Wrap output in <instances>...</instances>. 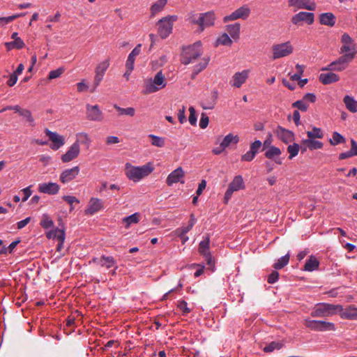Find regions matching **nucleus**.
Masks as SVG:
<instances>
[{
    "instance_id": "47",
    "label": "nucleus",
    "mask_w": 357,
    "mask_h": 357,
    "mask_svg": "<svg viewBox=\"0 0 357 357\" xmlns=\"http://www.w3.org/2000/svg\"><path fill=\"white\" fill-rule=\"evenodd\" d=\"M299 149L300 146L296 143H294L291 145H289L287 147V151L289 153V158L291 160L293 158L296 156L298 153Z\"/></svg>"
},
{
    "instance_id": "7",
    "label": "nucleus",
    "mask_w": 357,
    "mask_h": 357,
    "mask_svg": "<svg viewBox=\"0 0 357 357\" xmlns=\"http://www.w3.org/2000/svg\"><path fill=\"white\" fill-rule=\"evenodd\" d=\"M272 50L273 59H277L291 54L293 52V47L289 42H287L273 45Z\"/></svg>"
},
{
    "instance_id": "2",
    "label": "nucleus",
    "mask_w": 357,
    "mask_h": 357,
    "mask_svg": "<svg viewBox=\"0 0 357 357\" xmlns=\"http://www.w3.org/2000/svg\"><path fill=\"white\" fill-rule=\"evenodd\" d=\"M153 170L151 163H147L140 167H135L126 165V175L130 180L137 182L144 177L149 175Z\"/></svg>"
},
{
    "instance_id": "37",
    "label": "nucleus",
    "mask_w": 357,
    "mask_h": 357,
    "mask_svg": "<svg viewBox=\"0 0 357 357\" xmlns=\"http://www.w3.org/2000/svg\"><path fill=\"white\" fill-rule=\"evenodd\" d=\"M343 102L349 111L353 113L357 112V101L353 97L345 96L343 98Z\"/></svg>"
},
{
    "instance_id": "39",
    "label": "nucleus",
    "mask_w": 357,
    "mask_h": 357,
    "mask_svg": "<svg viewBox=\"0 0 357 357\" xmlns=\"http://www.w3.org/2000/svg\"><path fill=\"white\" fill-rule=\"evenodd\" d=\"M302 144L306 145L307 148L312 151L315 149H320L323 147L322 142L311 138L302 140Z\"/></svg>"
},
{
    "instance_id": "21",
    "label": "nucleus",
    "mask_w": 357,
    "mask_h": 357,
    "mask_svg": "<svg viewBox=\"0 0 357 357\" xmlns=\"http://www.w3.org/2000/svg\"><path fill=\"white\" fill-rule=\"evenodd\" d=\"M86 117L90 121H100L103 119L102 114L98 105H86Z\"/></svg>"
},
{
    "instance_id": "30",
    "label": "nucleus",
    "mask_w": 357,
    "mask_h": 357,
    "mask_svg": "<svg viewBox=\"0 0 357 357\" xmlns=\"http://www.w3.org/2000/svg\"><path fill=\"white\" fill-rule=\"evenodd\" d=\"M167 3V0H158L155 1L150 8L151 17L155 16L158 13L163 10L165 6Z\"/></svg>"
},
{
    "instance_id": "16",
    "label": "nucleus",
    "mask_w": 357,
    "mask_h": 357,
    "mask_svg": "<svg viewBox=\"0 0 357 357\" xmlns=\"http://www.w3.org/2000/svg\"><path fill=\"white\" fill-rule=\"evenodd\" d=\"M314 15L312 13H307L301 11L298 13L294 15L291 17V22L294 24H299L301 22H305L307 24L310 25L314 22Z\"/></svg>"
},
{
    "instance_id": "11",
    "label": "nucleus",
    "mask_w": 357,
    "mask_h": 357,
    "mask_svg": "<svg viewBox=\"0 0 357 357\" xmlns=\"http://www.w3.org/2000/svg\"><path fill=\"white\" fill-rule=\"evenodd\" d=\"M289 7H293L295 10L305 9L314 10L316 3L313 0H288Z\"/></svg>"
},
{
    "instance_id": "9",
    "label": "nucleus",
    "mask_w": 357,
    "mask_h": 357,
    "mask_svg": "<svg viewBox=\"0 0 357 357\" xmlns=\"http://www.w3.org/2000/svg\"><path fill=\"white\" fill-rule=\"evenodd\" d=\"M210 237L208 234L204 236V239L199 243L198 251L202 255L208 265H212L213 261L209 250Z\"/></svg>"
},
{
    "instance_id": "51",
    "label": "nucleus",
    "mask_w": 357,
    "mask_h": 357,
    "mask_svg": "<svg viewBox=\"0 0 357 357\" xmlns=\"http://www.w3.org/2000/svg\"><path fill=\"white\" fill-rule=\"evenodd\" d=\"M217 44L230 46L232 44V40L227 33H223L218 38Z\"/></svg>"
},
{
    "instance_id": "60",
    "label": "nucleus",
    "mask_w": 357,
    "mask_h": 357,
    "mask_svg": "<svg viewBox=\"0 0 357 357\" xmlns=\"http://www.w3.org/2000/svg\"><path fill=\"white\" fill-rule=\"evenodd\" d=\"M209 122V119L208 116L205 113H202L201 115V119L199 121V126L201 128L204 129L206 128Z\"/></svg>"
},
{
    "instance_id": "49",
    "label": "nucleus",
    "mask_w": 357,
    "mask_h": 357,
    "mask_svg": "<svg viewBox=\"0 0 357 357\" xmlns=\"http://www.w3.org/2000/svg\"><path fill=\"white\" fill-rule=\"evenodd\" d=\"M151 139V144L157 147H163L165 146V139L154 135H149Z\"/></svg>"
},
{
    "instance_id": "56",
    "label": "nucleus",
    "mask_w": 357,
    "mask_h": 357,
    "mask_svg": "<svg viewBox=\"0 0 357 357\" xmlns=\"http://www.w3.org/2000/svg\"><path fill=\"white\" fill-rule=\"evenodd\" d=\"M190 116H189V122L191 125L195 126L197 124V115L196 111L194 107L191 106L189 107Z\"/></svg>"
},
{
    "instance_id": "61",
    "label": "nucleus",
    "mask_w": 357,
    "mask_h": 357,
    "mask_svg": "<svg viewBox=\"0 0 357 357\" xmlns=\"http://www.w3.org/2000/svg\"><path fill=\"white\" fill-rule=\"evenodd\" d=\"M185 229V227H182L176 230L178 236L181 238L183 243H185L188 240V237L185 236L188 232H184Z\"/></svg>"
},
{
    "instance_id": "55",
    "label": "nucleus",
    "mask_w": 357,
    "mask_h": 357,
    "mask_svg": "<svg viewBox=\"0 0 357 357\" xmlns=\"http://www.w3.org/2000/svg\"><path fill=\"white\" fill-rule=\"evenodd\" d=\"M62 199L70 205V211H73L74 209L73 206L74 203H79V200L74 196L64 195Z\"/></svg>"
},
{
    "instance_id": "18",
    "label": "nucleus",
    "mask_w": 357,
    "mask_h": 357,
    "mask_svg": "<svg viewBox=\"0 0 357 357\" xmlns=\"http://www.w3.org/2000/svg\"><path fill=\"white\" fill-rule=\"evenodd\" d=\"M80 153V147L77 143H73L68 149V151L61 155L63 162H69L78 157Z\"/></svg>"
},
{
    "instance_id": "29",
    "label": "nucleus",
    "mask_w": 357,
    "mask_h": 357,
    "mask_svg": "<svg viewBox=\"0 0 357 357\" xmlns=\"http://www.w3.org/2000/svg\"><path fill=\"white\" fill-rule=\"evenodd\" d=\"M321 24L333 26L335 24V16L332 13H324L319 15Z\"/></svg>"
},
{
    "instance_id": "34",
    "label": "nucleus",
    "mask_w": 357,
    "mask_h": 357,
    "mask_svg": "<svg viewBox=\"0 0 357 357\" xmlns=\"http://www.w3.org/2000/svg\"><path fill=\"white\" fill-rule=\"evenodd\" d=\"M91 142V138L86 132H82L76 134V141L74 143H77L78 146L83 144L89 147Z\"/></svg>"
},
{
    "instance_id": "24",
    "label": "nucleus",
    "mask_w": 357,
    "mask_h": 357,
    "mask_svg": "<svg viewBox=\"0 0 357 357\" xmlns=\"http://www.w3.org/2000/svg\"><path fill=\"white\" fill-rule=\"evenodd\" d=\"M275 132L278 138L285 144L290 143L294 140V132L280 126L277 128Z\"/></svg>"
},
{
    "instance_id": "59",
    "label": "nucleus",
    "mask_w": 357,
    "mask_h": 357,
    "mask_svg": "<svg viewBox=\"0 0 357 357\" xmlns=\"http://www.w3.org/2000/svg\"><path fill=\"white\" fill-rule=\"evenodd\" d=\"M199 14H195L194 13H190L188 14V20L195 24H197L199 26Z\"/></svg>"
},
{
    "instance_id": "57",
    "label": "nucleus",
    "mask_w": 357,
    "mask_h": 357,
    "mask_svg": "<svg viewBox=\"0 0 357 357\" xmlns=\"http://www.w3.org/2000/svg\"><path fill=\"white\" fill-rule=\"evenodd\" d=\"M329 306L332 307L330 308H331V311L333 312V314H334L335 313H338L340 314V317L342 318V314L344 312V311H345V308H344L342 307V305L329 304Z\"/></svg>"
},
{
    "instance_id": "15",
    "label": "nucleus",
    "mask_w": 357,
    "mask_h": 357,
    "mask_svg": "<svg viewBox=\"0 0 357 357\" xmlns=\"http://www.w3.org/2000/svg\"><path fill=\"white\" fill-rule=\"evenodd\" d=\"M79 171L80 169L78 166L64 169L60 174L59 180L62 183H68L78 176Z\"/></svg>"
},
{
    "instance_id": "52",
    "label": "nucleus",
    "mask_w": 357,
    "mask_h": 357,
    "mask_svg": "<svg viewBox=\"0 0 357 357\" xmlns=\"http://www.w3.org/2000/svg\"><path fill=\"white\" fill-rule=\"evenodd\" d=\"M218 93L217 91H213L211 92L212 101L207 105H202V108L204 109H212L214 108V106L216 102V99L218 98Z\"/></svg>"
},
{
    "instance_id": "35",
    "label": "nucleus",
    "mask_w": 357,
    "mask_h": 357,
    "mask_svg": "<svg viewBox=\"0 0 357 357\" xmlns=\"http://www.w3.org/2000/svg\"><path fill=\"white\" fill-rule=\"evenodd\" d=\"M229 189L234 192L238 191L240 189L244 188V182L241 176H236L233 181L229 183Z\"/></svg>"
},
{
    "instance_id": "63",
    "label": "nucleus",
    "mask_w": 357,
    "mask_h": 357,
    "mask_svg": "<svg viewBox=\"0 0 357 357\" xmlns=\"http://www.w3.org/2000/svg\"><path fill=\"white\" fill-rule=\"evenodd\" d=\"M185 107L182 106V107L178 110V119L181 123H183L186 121L185 117Z\"/></svg>"
},
{
    "instance_id": "12",
    "label": "nucleus",
    "mask_w": 357,
    "mask_h": 357,
    "mask_svg": "<svg viewBox=\"0 0 357 357\" xmlns=\"http://www.w3.org/2000/svg\"><path fill=\"white\" fill-rule=\"evenodd\" d=\"M46 237L49 239L56 238L59 243L56 246V250L60 252L63 248V244L66 238L65 231L63 229L56 228L46 233Z\"/></svg>"
},
{
    "instance_id": "8",
    "label": "nucleus",
    "mask_w": 357,
    "mask_h": 357,
    "mask_svg": "<svg viewBox=\"0 0 357 357\" xmlns=\"http://www.w3.org/2000/svg\"><path fill=\"white\" fill-rule=\"evenodd\" d=\"M250 12V8L247 5H244L232 12L230 15L225 16L223 18V21L224 22H227L238 19L245 20L249 17Z\"/></svg>"
},
{
    "instance_id": "14",
    "label": "nucleus",
    "mask_w": 357,
    "mask_h": 357,
    "mask_svg": "<svg viewBox=\"0 0 357 357\" xmlns=\"http://www.w3.org/2000/svg\"><path fill=\"white\" fill-rule=\"evenodd\" d=\"M341 42L342 45L340 49V54H347V53H354V56L356 54V52L354 47V40L349 36L347 33H344L341 38Z\"/></svg>"
},
{
    "instance_id": "50",
    "label": "nucleus",
    "mask_w": 357,
    "mask_h": 357,
    "mask_svg": "<svg viewBox=\"0 0 357 357\" xmlns=\"http://www.w3.org/2000/svg\"><path fill=\"white\" fill-rule=\"evenodd\" d=\"M282 347V344L278 342H271L270 344L266 345L264 349V351L266 353L272 352L275 349H280Z\"/></svg>"
},
{
    "instance_id": "41",
    "label": "nucleus",
    "mask_w": 357,
    "mask_h": 357,
    "mask_svg": "<svg viewBox=\"0 0 357 357\" xmlns=\"http://www.w3.org/2000/svg\"><path fill=\"white\" fill-rule=\"evenodd\" d=\"M289 261V255L287 254L286 255L280 258L278 260V261L273 264V267L277 270L281 269L288 264Z\"/></svg>"
},
{
    "instance_id": "6",
    "label": "nucleus",
    "mask_w": 357,
    "mask_h": 357,
    "mask_svg": "<svg viewBox=\"0 0 357 357\" xmlns=\"http://www.w3.org/2000/svg\"><path fill=\"white\" fill-rule=\"evenodd\" d=\"M305 326L315 331H335L333 323L319 320L305 319Z\"/></svg>"
},
{
    "instance_id": "32",
    "label": "nucleus",
    "mask_w": 357,
    "mask_h": 357,
    "mask_svg": "<svg viewBox=\"0 0 357 357\" xmlns=\"http://www.w3.org/2000/svg\"><path fill=\"white\" fill-rule=\"evenodd\" d=\"M319 262L317 259L314 256L311 255L305 264L304 271L312 272L317 270L319 268Z\"/></svg>"
},
{
    "instance_id": "46",
    "label": "nucleus",
    "mask_w": 357,
    "mask_h": 357,
    "mask_svg": "<svg viewBox=\"0 0 357 357\" xmlns=\"http://www.w3.org/2000/svg\"><path fill=\"white\" fill-rule=\"evenodd\" d=\"M329 142L331 145L335 146L337 144L344 143L345 142V139L337 132H334L333 133V138L331 139Z\"/></svg>"
},
{
    "instance_id": "3",
    "label": "nucleus",
    "mask_w": 357,
    "mask_h": 357,
    "mask_svg": "<svg viewBox=\"0 0 357 357\" xmlns=\"http://www.w3.org/2000/svg\"><path fill=\"white\" fill-rule=\"evenodd\" d=\"M342 54L337 59L331 62L326 67L323 68L322 70L341 72L345 70L354 59V53L351 52Z\"/></svg>"
},
{
    "instance_id": "28",
    "label": "nucleus",
    "mask_w": 357,
    "mask_h": 357,
    "mask_svg": "<svg viewBox=\"0 0 357 357\" xmlns=\"http://www.w3.org/2000/svg\"><path fill=\"white\" fill-rule=\"evenodd\" d=\"M342 318L349 320H357V307L354 305L347 306L345 311L342 314Z\"/></svg>"
},
{
    "instance_id": "4",
    "label": "nucleus",
    "mask_w": 357,
    "mask_h": 357,
    "mask_svg": "<svg viewBox=\"0 0 357 357\" xmlns=\"http://www.w3.org/2000/svg\"><path fill=\"white\" fill-rule=\"evenodd\" d=\"M178 19L176 15H168L162 17L158 22V33L161 38L165 39L172 33L173 28V22Z\"/></svg>"
},
{
    "instance_id": "20",
    "label": "nucleus",
    "mask_w": 357,
    "mask_h": 357,
    "mask_svg": "<svg viewBox=\"0 0 357 357\" xmlns=\"http://www.w3.org/2000/svg\"><path fill=\"white\" fill-rule=\"evenodd\" d=\"M110 62L109 59H107L105 61L98 63L96 68V76H95V84L96 86H98L100 82L102 81L106 70L109 66Z\"/></svg>"
},
{
    "instance_id": "22",
    "label": "nucleus",
    "mask_w": 357,
    "mask_h": 357,
    "mask_svg": "<svg viewBox=\"0 0 357 357\" xmlns=\"http://www.w3.org/2000/svg\"><path fill=\"white\" fill-rule=\"evenodd\" d=\"M60 190L59 185L53 182L42 183L38 185V191L48 195H56Z\"/></svg>"
},
{
    "instance_id": "26",
    "label": "nucleus",
    "mask_w": 357,
    "mask_h": 357,
    "mask_svg": "<svg viewBox=\"0 0 357 357\" xmlns=\"http://www.w3.org/2000/svg\"><path fill=\"white\" fill-rule=\"evenodd\" d=\"M141 44L137 45L128 55L126 66L130 72H132L134 68L135 60L136 56H138L141 52Z\"/></svg>"
},
{
    "instance_id": "13",
    "label": "nucleus",
    "mask_w": 357,
    "mask_h": 357,
    "mask_svg": "<svg viewBox=\"0 0 357 357\" xmlns=\"http://www.w3.org/2000/svg\"><path fill=\"white\" fill-rule=\"evenodd\" d=\"M103 208V202L101 199L96 197H91L84 210L86 215H93Z\"/></svg>"
},
{
    "instance_id": "44",
    "label": "nucleus",
    "mask_w": 357,
    "mask_h": 357,
    "mask_svg": "<svg viewBox=\"0 0 357 357\" xmlns=\"http://www.w3.org/2000/svg\"><path fill=\"white\" fill-rule=\"evenodd\" d=\"M114 107L119 112V115H127L130 116H133L135 115V110L133 107L121 108L117 105H114Z\"/></svg>"
},
{
    "instance_id": "5",
    "label": "nucleus",
    "mask_w": 357,
    "mask_h": 357,
    "mask_svg": "<svg viewBox=\"0 0 357 357\" xmlns=\"http://www.w3.org/2000/svg\"><path fill=\"white\" fill-rule=\"evenodd\" d=\"M167 82L162 71H159L155 75L153 79H151L146 83V91L148 93H151L159 91L165 87Z\"/></svg>"
},
{
    "instance_id": "19",
    "label": "nucleus",
    "mask_w": 357,
    "mask_h": 357,
    "mask_svg": "<svg viewBox=\"0 0 357 357\" xmlns=\"http://www.w3.org/2000/svg\"><path fill=\"white\" fill-rule=\"evenodd\" d=\"M185 176V173L181 167H178L173 172H172L167 176L166 183L169 186L172 185L174 183L181 182L184 183V181L181 180Z\"/></svg>"
},
{
    "instance_id": "10",
    "label": "nucleus",
    "mask_w": 357,
    "mask_h": 357,
    "mask_svg": "<svg viewBox=\"0 0 357 357\" xmlns=\"http://www.w3.org/2000/svg\"><path fill=\"white\" fill-rule=\"evenodd\" d=\"M45 132L49 137V139L52 142L50 145V148L52 150L56 151L65 144L66 139L64 136L61 135L56 132L50 131L48 129H45Z\"/></svg>"
},
{
    "instance_id": "48",
    "label": "nucleus",
    "mask_w": 357,
    "mask_h": 357,
    "mask_svg": "<svg viewBox=\"0 0 357 357\" xmlns=\"http://www.w3.org/2000/svg\"><path fill=\"white\" fill-rule=\"evenodd\" d=\"M140 214L138 213H135L131 215L126 217L123 218V222L127 224V226L130 225L133 223H137L139 221Z\"/></svg>"
},
{
    "instance_id": "1",
    "label": "nucleus",
    "mask_w": 357,
    "mask_h": 357,
    "mask_svg": "<svg viewBox=\"0 0 357 357\" xmlns=\"http://www.w3.org/2000/svg\"><path fill=\"white\" fill-rule=\"evenodd\" d=\"M202 43L200 41L194 44L183 47L181 54V62L184 65H188L195 62L202 55Z\"/></svg>"
},
{
    "instance_id": "42",
    "label": "nucleus",
    "mask_w": 357,
    "mask_h": 357,
    "mask_svg": "<svg viewBox=\"0 0 357 357\" xmlns=\"http://www.w3.org/2000/svg\"><path fill=\"white\" fill-rule=\"evenodd\" d=\"M40 225L43 229H49L53 227L54 222L48 215L43 214Z\"/></svg>"
},
{
    "instance_id": "64",
    "label": "nucleus",
    "mask_w": 357,
    "mask_h": 357,
    "mask_svg": "<svg viewBox=\"0 0 357 357\" xmlns=\"http://www.w3.org/2000/svg\"><path fill=\"white\" fill-rule=\"evenodd\" d=\"M188 304L185 301H181L178 302V307L184 313L188 314L190 312V310L188 307Z\"/></svg>"
},
{
    "instance_id": "43",
    "label": "nucleus",
    "mask_w": 357,
    "mask_h": 357,
    "mask_svg": "<svg viewBox=\"0 0 357 357\" xmlns=\"http://www.w3.org/2000/svg\"><path fill=\"white\" fill-rule=\"evenodd\" d=\"M281 154V151L279 148L275 146H271L266 152L265 156L268 159H273L275 156H278Z\"/></svg>"
},
{
    "instance_id": "33",
    "label": "nucleus",
    "mask_w": 357,
    "mask_h": 357,
    "mask_svg": "<svg viewBox=\"0 0 357 357\" xmlns=\"http://www.w3.org/2000/svg\"><path fill=\"white\" fill-rule=\"evenodd\" d=\"M240 28L241 25L239 23H234L227 25L226 30L233 39L237 40L240 36Z\"/></svg>"
},
{
    "instance_id": "45",
    "label": "nucleus",
    "mask_w": 357,
    "mask_h": 357,
    "mask_svg": "<svg viewBox=\"0 0 357 357\" xmlns=\"http://www.w3.org/2000/svg\"><path fill=\"white\" fill-rule=\"evenodd\" d=\"M307 135L308 138H311V139H315V138L321 139L324 137L321 130L320 128H318L316 127H314L312 128V131H307Z\"/></svg>"
},
{
    "instance_id": "58",
    "label": "nucleus",
    "mask_w": 357,
    "mask_h": 357,
    "mask_svg": "<svg viewBox=\"0 0 357 357\" xmlns=\"http://www.w3.org/2000/svg\"><path fill=\"white\" fill-rule=\"evenodd\" d=\"M262 146V143L259 140H255L253 143L250 144V151L252 152L254 155H256V154L258 153L259 150Z\"/></svg>"
},
{
    "instance_id": "23",
    "label": "nucleus",
    "mask_w": 357,
    "mask_h": 357,
    "mask_svg": "<svg viewBox=\"0 0 357 357\" xmlns=\"http://www.w3.org/2000/svg\"><path fill=\"white\" fill-rule=\"evenodd\" d=\"M199 27L203 31L205 27L213 25L215 21V14L213 12H206L199 13Z\"/></svg>"
},
{
    "instance_id": "53",
    "label": "nucleus",
    "mask_w": 357,
    "mask_h": 357,
    "mask_svg": "<svg viewBox=\"0 0 357 357\" xmlns=\"http://www.w3.org/2000/svg\"><path fill=\"white\" fill-rule=\"evenodd\" d=\"M292 107L298 109L302 112H305L308 109L309 105L303 99L297 100L292 104Z\"/></svg>"
},
{
    "instance_id": "17",
    "label": "nucleus",
    "mask_w": 357,
    "mask_h": 357,
    "mask_svg": "<svg viewBox=\"0 0 357 357\" xmlns=\"http://www.w3.org/2000/svg\"><path fill=\"white\" fill-rule=\"evenodd\" d=\"M249 73V70L236 73L229 82L230 84L234 87L240 88L248 78Z\"/></svg>"
},
{
    "instance_id": "27",
    "label": "nucleus",
    "mask_w": 357,
    "mask_h": 357,
    "mask_svg": "<svg viewBox=\"0 0 357 357\" xmlns=\"http://www.w3.org/2000/svg\"><path fill=\"white\" fill-rule=\"evenodd\" d=\"M319 81L324 84H330L340 80V77L337 74L331 72L328 73H321L319 75Z\"/></svg>"
},
{
    "instance_id": "54",
    "label": "nucleus",
    "mask_w": 357,
    "mask_h": 357,
    "mask_svg": "<svg viewBox=\"0 0 357 357\" xmlns=\"http://www.w3.org/2000/svg\"><path fill=\"white\" fill-rule=\"evenodd\" d=\"M65 71L64 68L61 67L56 70H51L49 73L48 78L49 79H53L59 77Z\"/></svg>"
},
{
    "instance_id": "62",
    "label": "nucleus",
    "mask_w": 357,
    "mask_h": 357,
    "mask_svg": "<svg viewBox=\"0 0 357 357\" xmlns=\"http://www.w3.org/2000/svg\"><path fill=\"white\" fill-rule=\"evenodd\" d=\"M23 193V197L22 199V202H26L31 195L32 191L31 190V186L26 187L21 190Z\"/></svg>"
},
{
    "instance_id": "40",
    "label": "nucleus",
    "mask_w": 357,
    "mask_h": 357,
    "mask_svg": "<svg viewBox=\"0 0 357 357\" xmlns=\"http://www.w3.org/2000/svg\"><path fill=\"white\" fill-rule=\"evenodd\" d=\"M20 116L24 120L25 123L29 126H34L35 121L30 110L24 109L21 112Z\"/></svg>"
},
{
    "instance_id": "38",
    "label": "nucleus",
    "mask_w": 357,
    "mask_h": 357,
    "mask_svg": "<svg viewBox=\"0 0 357 357\" xmlns=\"http://www.w3.org/2000/svg\"><path fill=\"white\" fill-rule=\"evenodd\" d=\"M209 62V58H202L199 63L194 66L192 73V78L194 79L202 70L207 66Z\"/></svg>"
},
{
    "instance_id": "25",
    "label": "nucleus",
    "mask_w": 357,
    "mask_h": 357,
    "mask_svg": "<svg viewBox=\"0 0 357 357\" xmlns=\"http://www.w3.org/2000/svg\"><path fill=\"white\" fill-rule=\"evenodd\" d=\"M330 307L329 304L319 305L312 311L311 316L313 317H323L332 315L333 312L331 311Z\"/></svg>"
},
{
    "instance_id": "36",
    "label": "nucleus",
    "mask_w": 357,
    "mask_h": 357,
    "mask_svg": "<svg viewBox=\"0 0 357 357\" xmlns=\"http://www.w3.org/2000/svg\"><path fill=\"white\" fill-rule=\"evenodd\" d=\"M238 142L239 137L237 135H234L232 133H229L224 137L220 144L221 146L226 149L231 144H236Z\"/></svg>"
},
{
    "instance_id": "31",
    "label": "nucleus",
    "mask_w": 357,
    "mask_h": 357,
    "mask_svg": "<svg viewBox=\"0 0 357 357\" xmlns=\"http://www.w3.org/2000/svg\"><path fill=\"white\" fill-rule=\"evenodd\" d=\"M4 46L7 49L8 51H10L12 50H20L25 47V43L23 40L20 38H17L15 40H13L10 42H6L4 43Z\"/></svg>"
}]
</instances>
